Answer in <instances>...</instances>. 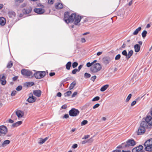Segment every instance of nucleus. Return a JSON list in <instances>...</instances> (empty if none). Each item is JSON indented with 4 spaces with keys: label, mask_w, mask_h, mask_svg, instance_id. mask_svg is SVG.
<instances>
[{
    "label": "nucleus",
    "mask_w": 152,
    "mask_h": 152,
    "mask_svg": "<svg viewBox=\"0 0 152 152\" xmlns=\"http://www.w3.org/2000/svg\"><path fill=\"white\" fill-rule=\"evenodd\" d=\"M68 12H65L64 16V20L67 23H73L75 25H77L80 22L81 18L80 16L77 15L75 13H72L69 15Z\"/></svg>",
    "instance_id": "obj_1"
},
{
    "label": "nucleus",
    "mask_w": 152,
    "mask_h": 152,
    "mask_svg": "<svg viewBox=\"0 0 152 152\" xmlns=\"http://www.w3.org/2000/svg\"><path fill=\"white\" fill-rule=\"evenodd\" d=\"M102 68V66L99 63H97L91 66L90 71L92 73L94 74L100 71Z\"/></svg>",
    "instance_id": "obj_2"
},
{
    "label": "nucleus",
    "mask_w": 152,
    "mask_h": 152,
    "mask_svg": "<svg viewBox=\"0 0 152 152\" xmlns=\"http://www.w3.org/2000/svg\"><path fill=\"white\" fill-rule=\"evenodd\" d=\"M147 127V125L146 123H145L144 121H142L137 132V134L140 135L143 134L145 132V128Z\"/></svg>",
    "instance_id": "obj_3"
},
{
    "label": "nucleus",
    "mask_w": 152,
    "mask_h": 152,
    "mask_svg": "<svg viewBox=\"0 0 152 152\" xmlns=\"http://www.w3.org/2000/svg\"><path fill=\"white\" fill-rule=\"evenodd\" d=\"M145 149L147 151H152V138L147 140L144 143Z\"/></svg>",
    "instance_id": "obj_4"
},
{
    "label": "nucleus",
    "mask_w": 152,
    "mask_h": 152,
    "mask_svg": "<svg viewBox=\"0 0 152 152\" xmlns=\"http://www.w3.org/2000/svg\"><path fill=\"white\" fill-rule=\"evenodd\" d=\"M21 72L23 75L27 77H32L34 76V73L28 69H23L21 71Z\"/></svg>",
    "instance_id": "obj_5"
},
{
    "label": "nucleus",
    "mask_w": 152,
    "mask_h": 152,
    "mask_svg": "<svg viewBox=\"0 0 152 152\" xmlns=\"http://www.w3.org/2000/svg\"><path fill=\"white\" fill-rule=\"evenodd\" d=\"M34 74L36 79H40L43 78L45 75V71H38Z\"/></svg>",
    "instance_id": "obj_6"
},
{
    "label": "nucleus",
    "mask_w": 152,
    "mask_h": 152,
    "mask_svg": "<svg viewBox=\"0 0 152 152\" xmlns=\"http://www.w3.org/2000/svg\"><path fill=\"white\" fill-rule=\"evenodd\" d=\"M79 113V111L75 108H72L69 112L70 116L75 117L77 116Z\"/></svg>",
    "instance_id": "obj_7"
},
{
    "label": "nucleus",
    "mask_w": 152,
    "mask_h": 152,
    "mask_svg": "<svg viewBox=\"0 0 152 152\" xmlns=\"http://www.w3.org/2000/svg\"><path fill=\"white\" fill-rule=\"evenodd\" d=\"M133 51L132 50H131L127 53L126 50H124L122 52V54L123 55L126 56V59H129L131 56L133 55Z\"/></svg>",
    "instance_id": "obj_8"
},
{
    "label": "nucleus",
    "mask_w": 152,
    "mask_h": 152,
    "mask_svg": "<svg viewBox=\"0 0 152 152\" xmlns=\"http://www.w3.org/2000/svg\"><path fill=\"white\" fill-rule=\"evenodd\" d=\"M7 132V127L4 125L0 126V135H4Z\"/></svg>",
    "instance_id": "obj_9"
},
{
    "label": "nucleus",
    "mask_w": 152,
    "mask_h": 152,
    "mask_svg": "<svg viewBox=\"0 0 152 152\" xmlns=\"http://www.w3.org/2000/svg\"><path fill=\"white\" fill-rule=\"evenodd\" d=\"M15 115L19 119L22 118L24 115V112L20 110L17 109L15 111Z\"/></svg>",
    "instance_id": "obj_10"
},
{
    "label": "nucleus",
    "mask_w": 152,
    "mask_h": 152,
    "mask_svg": "<svg viewBox=\"0 0 152 152\" xmlns=\"http://www.w3.org/2000/svg\"><path fill=\"white\" fill-rule=\"evenodd\" d=\"M145 121L144 122L146 123L148 126V125L150 126H152V117L150 116H147L145 119Z\"/></svg>",
    "instance_id": "obj_11"
},
{
    "label": "nucleus",
    "mask_w": 152,
    "mask_h": 152,
    "mask_svg": "<svg viewBox=\"0 0 152 152\" xmlns=\"http://www.w3.org/2000/svg\"><path fill=\"white\" fill-rule=\"evenodd\" d=\"M135 144V142L133 139H130L128 140L126 143H123L125 147L129 146H134Z\"/></svg>",
    "instance_id": "obj_12"
},
{
    "label": "nucleus",
    "mask_w": 152,
    "mask_h": 152,
    "mask_svg": "<svg viewBox=\"0 0 152 152\" xmlns=\"http://www.w3.org/2000/svg\"><path fill=\"white\" fill-rule=\"evenodd\" d=\"M6 77L5 76L4 74H2L0 75V81L2 85H4L6 84Z\"/></svg>",
    "instance_id": "obj_13"
},
{
    "label": "nucleus",
    "mask_w": 152,
    "mask_h": 152,
    "mask_svg": "<svg viewBox=\"0 0 152 152\" xmlns=\"http://www.w3.org/2000/svg\"><path fill=\"white\" fill-rule=\"evenodd\" d=\"M36 99V98L33 96L32 94L31 93L29 97L27 99V101L29 103H33L35 101Z\"/></svg>",
    "instance_id": "obj_14"
},
{
    "label": "nucleus",
    "mask_w": 152,
    "mask_h": 152,
    "mask_svg": "<svg viewBox=\"0 0 152 152\" xmlns=\"http://www.w3.org/2000/svg\"><path fill=\"white\" fill-rule=\"evenodd\" d=\"M34 12L39 14H41L45 12V10L42 8H36L34 9Z\"/></svg>",
    "instance_id": "obj_15"
},
{
    "label": "nucleus",
    "mask_w": 152,
    "mask_h": 152,
    "mask_svg": "<svg viewBox=\"0 0 152 152\" xmlns=\"http://www.w3.org/2000/svg\"><path fill=\"white\" fill-rule=\"evenodd\" d=\"M143 148V147L141 145H139V146L134 148L132 150V152H139Z\"/></svg>",
    "instance_id": "obj_16"
},
{
    "label": "nucleus",
    "mask_w": 152,
    "mask_h": 152,
    "mask_svg": "<svg viewBox=\"0 0 152 152\" xmlns=\"http://www.w3.org/2000/svg\"><path fill=\"white\" fill-rule=\"evenodd\" d=\"M10 142V140H6L3 142L0 145V147H4L9 144Z\"/></svg>",
    "instance_id": "obj_17"
},
{
    "label": "nucleus",
    "mask_w": 152,
    "mask_h": 152,
    "mask_svg": "<svg viewBox=\"0 0 152 152\" xmlns=\"http://www.w3.org/2000/svg\"><path fill=\"white\" fill-rule=\"evenodd\" d=\"M34 95L37 97H39L42 93L41 91L39 90H34L33 91Z\"/></svg>",
    "instance_id": "obj_18"
},
{
    "label": "nucleus",
    "mask_w": 152,
    "mask_h": 152,
    "mask_svg": "<svg viewBox=\"0 0 152 152\" xmlns=\"http://www.w3.org/2000/svg\"><path fill=\"white\" fill-rule=\"evenodd\" d=\"M103 61L104 63L106 64H108L111 61L110 58L108 57H105L103 58Z\"/></svg>",
    "instance_id": "obj_19"
},
{
    "label": "nucleus",
    "mask_w": 152,
    "mask_h": 152,
    "mask_svg": "<svg viewBox=\"0 0 152 152\" xmlns=\"http://www.w3.org/2000/svg\"><path fill=\"white\" fill-rule=\"evenodd\" d=\"M22 123V121H18L13 124L12 125V127L14 128L17 127L21 124Z\"/></svg>",
    "instance_id": "obj_20"
},
{
    "label": "nucleus",
    "mask_w": 152,
    "mask_h": 152,
    "mask_svg": "<svg viewBox=\"0 0 152 152\" xmlns=\"http://www.w3.org/2000/svg\"><path fill=\"white\" fill-rule=\"evenodd\" d=\"M6 20L4 17H1L0 18V24L1 25L3 26L6 23Z\"/></svg>",
    "instance_id": "obj_21"
},
{
    "label": "nucleus",
    "mask_w": 152,
    "mask_h": 152,
    "mask_svg": "<svg viewBox=\"0 0 152 152\" xmlns=\"http://www.w3.org/2000/svg\"><path fill=\"white\" fill-rule=\"evenodd\" d=\"M135 51L136 52H138L140 48V45L138 44H136L134 46Z\"/></svg>",
    "instance_id": "obj_22"
},
{
    "label": "nucleus",
    "mask_w": 152,
    "mask_h": 152,
    "mask_svg": "<svg viewBox=\"0 0 152 152\" xmlns=\"http://www.w3.org/2000/svg\"><path fill=\"white\" fill-rule=\"evenodd\" d=\"M23 12L25 14H28L30 13L31 11V8L30 7L27 9H24L23 10Z\"/></svg>",
    "instance_id": "obj_23"
},
{
    "label": "nucleus",
    "mask_w": 152,
    "mask_h": 152,
    "mask_svg": "<svg viewBox=\"0 0 152 152\" xmlns=\"http://www.w3.org/2000/svg\"><path fill=\"white\" fill-rule=\"evenodd\" d=\"M141 29L142 28L141 27H139L134 31L133 33V34L135 35H137L138 34L139 32L141 31Z\"/></svg>",
    "instance_id": "obj_24"
},
{
    "label": "nucleus",
    "mask_w": 152,
    "mask_h": 152,
    "mask_svg": "<svg viewBox=\"0 0 152 152\" xmlns=\"http://www.w3.org/2000/svg\"><path fill=\"white\" fill-rule=\"evenodd\" d=\"M109 87V85L107 84L102 86L100 89V91L103 92L104 91Z\"/></svg>",
    "instance_id": "obj_25"
},
{
    "label": "nucleus",
    "mask_w": 152,
    "mask_h": 152,
    "mask_svg": "<svg viewBox=\"0 0 152 152\" xmlns=\"http://www.w3.org/2000/svg\"><path fill=\"white\" fill-rule=\"evenodd\" d=\"M9 16L11 18H13L15 16L16 14L14 12L10 11L8 13Z\"/></svg>",
    "instance_id": "obj_26"
},
{
    "label": "nucleus",
    "mask_w": 152,
    "mask_h": 152,
    "mask_svg": "<svg viewBox=\"0 0 152 152\" xmlns=\"http://www.w3.org/2000/svg\"><path fill=\"white\" fill-rule=\"evenodd\" d=\"M48 138V137H47L43 139H40L39 142V143L40 144H42L44 143Z\"/></svg>",
    "instance_id": "obj_27"
},
{
    "label": "nucleus",
    "mask_w": 152,
    "mask_h": 152,
    "mask_svg": "<svg viewBox=\"0 0 152 152\" xmlns=\"http://www.w3.org/2000/svg\"><path fill=\"white\" fill-rule=\"evenodd\" d=\"M71 62L70 61L68 62L66 65V67L67 70H69L71 66Z\"/></svg>",
    "instance_id": "obj_28"
},
{
    "label": "nucleus",
    "mask_w": 152,
    "mask_h": 152,
    "mask_svg": "<svg viewBox=\"0 0 152 152\" xmlns=\"http://www.w3.org/2000/svg\"><path fill=\"white\" fill-rule=\"evenodd\" d=\"M63 7V6L62 4L59 3L56 6V8L58 9H61Z\"/></svg>",
    "instance_id": "obj_29"
},
{
    "label": "nucleus",
    "mask_w": 152,
    "mask_h": 152,
    "mask_svg": "<svg viewBox=\"0 0 152 152\" xmlns=\"http://www.w3.org/2000/svg\"><path fill=\"white\" fill-rule=\"evenodd\" d=\"M76 85V83L75 82H72L71 84L69 87V89L70 90L72 89Z\"/></svg>",
    "instance_id": "obj_30"
},
{
    "label": "nucleus",
    "mask_w": 152,
    "mask_h": 152,
    "mask_svg": "<svg viewBox=\"0 0 152 152\" xmlns=\"http://www.w3.org/2000/svg\"><path fill=\"white\" fill-rule=\"evenodd\" d=\"M147 34V31L145 30H144L142 33V35L143 38H145Z\"/></svg>",
    "instance_id": "obj_31"
},
{
    "label": "nucleus",
    "mask_w": 152,
    "mask_h": 152,
    "mask_svg": "<svg viewBox=\"0 0 152 152\" xmlns=\"http://www.w3.org/2000/svg\"><path fill=\"white\" fill-rule=\"evenodd\" d=\"M13 65V63L12 61H10L9 62L7 66V67L8 68H10Z\"/></svg>",
    "instance_id": "obj_32"
},
{
    "label": "nucleus",
    "mask_w": 152,
    "mask_h": 152,
    "mask_svg": "<svg viewBox=\"0 0 152 152\" xmlns=\"http://www.w3.org/2000/svg\"><path fill=\"white\" fill-rule=\"evenodd\" d=\"M71 91H69L64 94V95L65 96H69L71 94Z\"/></svg>",
    "instance_id": "obj_33"
},
{
    "label": "nucleus",
    "mask_w": 152,
    "mask_h": 152,
    "mask_svg": "<svg viewBox=\"0 0 152 152\" xmlns=\"http://www.w3.org/2000/svg\"><path fill=\"white\" fill-rule=\"evenodd\" d=\"M27 86H32L34 85V83L33 82H29L26 83Z\"/></svg>",
    "instance_id": "obj_34"
},
{
    "label": "nucleus",
    "mask_w": 152,
    "mask_h": 152,
    "mask_svg": "<svg viewBox=\"0 0 152 152\" xmlns=\"http://www.w3.org/2000/svg\"><path fill=\"white\" fill-rule=\"evenodd\" d=\"M131 97L132 94H129L126 99V102H128L131 98Z\"/></svg>",
    "instance_id": "obj_35"
},
{
    "label": "nucleus",
    "mask_w": 152,
    "mask_h": 152,
    "mask_svg": "<svg viewBox=\"0 0 152 152\" xmlns=\"http://www.w3.org/2000/svg\"><path fill=\"white\" fill-rule=\"evenodd\" d=\"M91 75L90 74L85 73L84 74V77L85 78H89L91 77Z\"/></svg>",
    "instance_id": "obj_36"
},
{
    "label": "nucleus",
    "mask_w": 152,
    "mask_h": 152,
    "mask_svg": "<svg viewBox=\"0 0 152 152\" xmlns=\"http://www.w3.org/2000/svg\"><path fill=\"white\" fill-rule=\"evenodd\" d=\"M100 99V98L98 96H97L95 97L92 100V101L93 102H94L95 101H97L99 100Z\"/></svg>",
    "instance_id": "obj_37"
},
{
    "label": "nucleus",
    "mask_w": 152,
    "mask_h": 152,
    "mask_svg": "<svg viewBox=\"0 0 152 152\" xmlns=\"http://www.w3.org/2000/svg\"><path fill=\"white\" fill-rule=\"evenodd\" d=\"M78 63L77 62H75L72 63V66L73 68H75L78 65Z\"/></svg>",
    "instance_id": "obj_38"
},
{
    "label": "nucleus",
    "mask_w": 152,
    "mask_h": 152,
    "mask_svg": "<svg viewBox=\"0 0 152 152\" xmlns=\"http://www.w3.org/2000/svg\"><path fill=\"white\" fill-rule=\"evenodd\" d=\"M121 58V55L120 54H118L116 56L115 58V60H118L120 59Z\"/></svg>",
    "instance_id": "obj_39"
},
{
    "label": "nucleus",
    "mask_w": 152,
    "mask_h": 152,
    "mask_svg": "<svg viewBox=\"0 0 152 152\" xmlns=\"http://www.w3.org/2000/svg\"><path fill=\"white\" fill-rule=\"evenodd\" d=\"M88 123V121L87 120H83L81 123V125L82 126Z\"/></svg>",
    "instance_id": "obj_40"
},
{
    "label": "nucleus",
    "mask_w": 152,
    "mask_h": 152,
    "mask_svg": "<svg viewBox=\"0 0 152 152\" xmlns=\"http://www.w3.org/2000/svg\"><path fill=\"white\" fill-rule=\"evenodd\" d=\"M24 0H15L16 3H20L23 2Z\"/></svg>",
    "instance_id": "obj_41"
},
{
    "label": "nucleus",
    "mask_w": 152,
    "mask_h": 152,
    "mask_svg": "<svg viewBox=\"0 0 152 152\" xmlns=\"http://www.w3.org/2000/svg\"><path fill=\"white\" fill-rule=\"evenodd\" d=\"M48 1L49 4L51 5L54 2V0H48Z\"/></svg>",
    "instance_id": "obj_42"
},
{
    "label": "nucleus",
    "mask_w": 152,
    "mask_h": 152,
    "mask_svg": "<svg viewBox=\"0 0 152 152\" xmlns=\"http://www.w3.org/2000/svg\"><path fill=\"white\" fill-rule=\"evenodd\" d=\"M22 86H19L17 87L16 89L17 91H20L22 89Z\"/></svg>",
    "instance_id": "obj_43"
},
{
    "label": "nucleus",
    "mask_w": 152,
    "mask_h": 152,
    "mask_svg": "<svg viewBox=\"0 0 152 152\" xmlns=\"http://www.w3.org/2000/svg\"><path fill=\"white\" fill-rule=\"evenodd\" d=\"M96 75H94V76H93L91 78V80L93 81H94L95 80V79H96Z\"/></svg>",
    "instance_id": "obj_44"
},
{
    "label": "nucleus",
    "mask_w": 152,
    "mask_h": 152,
    "mask_svg": "<svg viewBox=\"0 0 152 152\" xmlns=\"http://www.w3.org/2000/svg\"><path fill=\"white\" fill-rule=\"evenodd\" d=\"M79 72L78 69H75L72 70V73L73 74H75L77 72Z\"/></svg>",
    "instance_id": "obj_45"
},
{
    "label": "nucleus",
    "mask_w": 152,
    "mask_h": 152,
    "mask_svg": "<svg viewBox=\"0 0 152 152\" xmlns=\"http://www.w3.org/2000/svg\"><path fill=\"white\" fill-rule=\"evenodd\" d=\"M16 92H17L15 91H12L11 93V96H15V95L16 94Z\"/></svg>",
    "instance_id": "obj_46"
},
{
    "label": "nucleus",
    "mask_w": 152,
    "mask_h": 152,
    "mask_svg": "<svg viewBox=\"0 0 152 152\" xmlns=\"http://www.w3.org/2000/svg\"><path fill=\"white\" fill-rule=\"evenodd\" d=\"M100 104H98V103H97L96 104H95L93 107V109H95L96 108H97L98 107H99V106Z\"/></svg>",
    "instance_id": "obj_47"
},
{
    "label": "nucleus",
    "mask_w": 152,
    "mask_h": 152,
    "mask_svg": "<svg viewBox=\"0 0 152 152\" xmlns=\"http://www.w3.org/2000/svg\"><path fill=\"white\" fill-rule=\"evenodd\" d=\"M92 63H90V62H88L86 64V66L88 67H90L91 66H92Z\"/></svg>",
    "instance_id": "obj_48"
},
{
    "label": "nucleus",
    "mask_w": 152,
    "mask_h": 152,
    "mask_svg": "<svg viewBox=\"0 0 152 152\" xmlns=\"http://www.w3.org/2000/svg\"><path fill=\"white\" fill-rule=\"evenodd\" d=\"M27 5V3H24L20 5V7L21 8L24 7L26 6Z\"/></svg>",
    "instance_id": "obj_49"
},
{
    "label": "nucleus",
    "mask_w": 152,
    "mask_h": 152,
    "mask_svg": "<svg viewBox=\"0 0 152 152\" xmlns=\"http://www.w3.org/2000/svg\"><path fill=\"white\" fill-rule=\"evenodd\" d=\"M90 136L89 135H86L84 136L82 138V139H86L88 138Z\"/></svg>",
    "instance_id": "obj_50"
},
{
    "label": "nucleus",
    "mask_w": 152,
    "mask_h": 152,
    "mask_svg": "<svg viewBox=\"0 0 152 152\" xmlns=\"http://www.w3.org/2000/svg\"><path fill=\"white\" fill-rule=\"evenodd\" d=\"M67 107V105L66 104H64L62 106L61 108L63 109H65Z\"/></svg>",
    "instance_id": "obj_51"
},
{
    "label": "nucleus",
    "mask_w": 152,
    "mask_h": 152,
    "mask_svg": "<svg viewBox=\"0 0 152 152\" xmlns=\"http://www.w3.org/2000/svg\"><path fill=\"white\" fill-rule=\"evenodd\" d=\"M136 101H134L131 103V105L132 106H133L134 105L136 104Z\"/></svg>",
    "instance_id": "obj_52"
},
{
    "label": "nucleus",
    "mask_w": 152,
    "mask_h": 152,
    "mask_svg": "<svg viewBox=\"0 0 152 152\" xmlns=\"http://www.w3.org/2000/svg\"><path fill=\"white\" fill-rule=\"evenodd\" d=\"M77 144H75L73 145L72 146V147L73 148H75L77 147Z\"/></svg>",
    "instance_id": "obj_53"
},
{
    "label": "nucleus",
    "mask_w": 152,
    "mask_h": 152,
    "mask_svg": "<svg viewBox=\"0 0 152 152\" xmlns=\"http://www.w3.org/2000/svg\"><path fill=\"white\" fill-rule=\"evenodd\" d=\"M77 94V93L76 92H74L73 94L72 95V97H75Z\"/></svg>",
    "instance_id": "obj_54"
},
{
    "label": "nucleus",
    "mask_w": 152,
    "mask_h": 152,
    "mask_svg": "<svg viewBox=\"0 0 152 152\" xmlns=\"http://www.w3.org/2000/svg\"><path fill=\"white\" fill-rule=\"evenodd\" d=\"M69 117V115L68 114H66L63 117V118H67Z\"/></svg>",
    "instance_id": "obj_55"
},
{
    "label": "nucleus",
    "mask_w": 152,
    "mask_h": 152,
    "mask_svg": "<svg viewBox=\"0 0 152 152\" xmlns=\"http://www.w3.org/2000/svg\"><path fill=\"white\" fill-rule=\"evenodd\" d=\"M81 41L82 42L84 43L86 42L85 39L84 38H82L81 39Z\"/></svg>",
    "instance_id": "obj_56"
},
{
    "label": "nucleus",
    "mask_w": 152,
    "mask_h": 152,
    "mask_svg": "<svg viewBox=\"0 0 152 152\" xmlns=\"http://www.w3.org/2000/svg\"><path fill=\"white\" fill-rule=\"evenodd\" d=\"M61 96V94L60 92H58L57 93V96L59 97H60Z\"/></svg>",
    "instance_id": "obj_57"
},
{
    "label": "nucleus",
    "mask_w": 152,
    "mask_h": 152,
    "mask_svg": "<svg viewBox=\"0 0 152 152\" xmlns=\"http://www.w3.org/2000/svg\"><path fill=\"white\" fill-rule=\"evenodd\" d=\"M82 66H83V65H80L79 66L78 69V70H79V72L80 71V69L82 68Z\"/></svg>",
    "instance_id": "obj_58"
},
{
    "label": "nucleus",
    "mask_w": 152,
    "mask_h": 152,
    "mask_svg": "<svg viewBox=\"0 0 152 152\" xmlns=\"http://www.w3.org/2000/svg\"><path fill=\"white\" fill-rule=\"evenodd\" d=\"M55 75V73L54 72H51L49 74V75L50 76H54Z\"/></svg>",
    "instance_id": "obj_59"
},
{
    "label": "nucleus",
    "mask_w": 152,
    "mask_h": 152,
    "mask_svg": "<svg viewBox=\"0 0 152 152\" xmlns=\"http://www.w3.org/2000/svg\"><path fill=\"white\" fill-rule=\"evenodd\" d=\"M113 152H121V151L119 150H114Z\"/></svg>",
    "instance_id": "obj_60"
},
{
    "label": "nucleus",
    "mask_w": 152,
    "mask_h": 152,
    "mask_svg": "<svg viewBox=\"0 0 152 152\" xmlns=\"http://www.w3.org/2000/svg\"><path fill=\"white\" fill-rule=\"evenodd\" d=\"M102 53V52H99L97 53V55L98 56L101 55Z\"/></svg>",
    "instance_id": "obj_61"
},
{
    "label": "nucleus",
    "mask_w": 152,
    "mask_h": 152,
    "mask_svg": "<svg viewBox=\"0 0 152 152\" xmlns=\"http://www.w3.org/2000/svg\"><path fill=\"white\" fill-rule=\"evenodd\" d=\"M87 142V141L83 140L82 142L81 143L82 144H85Z\"/></svg>",
    "instance_id": "obj_62"
},
{
    "label": "nucleus",
    "mask_w": 152,
    "mask_h": 152,
    "mask_svg": "<svg viewBox=\"0 0 152 152\" xmlns=\"http://www.w3.org/2000/svg\"><path fill=\"white\" fill-rule=\"evenodd\" d=\"M9 122L10 123H13L14 121L12 119H10L9 120Z\"/></svg>",
    "instance_id": "obj_63"
},
{
    "label": "nucleus",
    "mask_w": 152,
    "mask_h": 152,
    "mask_svg": "<svg viewBox=\"0 0 152 152\" xmlns=\"http://www.w3.org/2000/svg\"><path fill=\"white\" fill-rule=\"evenodd\" d=\"M17 78H18V77L16 76L12 78L13 80H17Z\"/></svg>",
    "instance_id": "obj_64"
}]
</instances>
